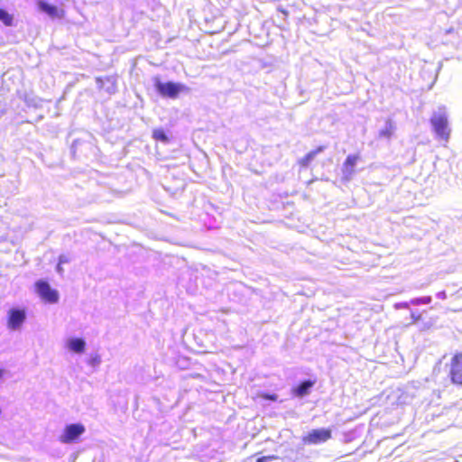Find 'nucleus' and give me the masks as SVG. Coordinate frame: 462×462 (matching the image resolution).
<instances>
[{
    "label": "nucleus",
    "mask_w": 462,
    "mask_h": 462,
    "mask_svg": "<svg viewBox=\"0 0 462 462\" xmlns=\"http://www.w3.org/2000/svg\"><path fill=\"white\" fill-rule=\"evenodd\" d=\"M394 129L395 128L393 123L391 121H388L387 125L383 129H381L379 131L378 135L380 138L390 139L393 135Z\"/></svg>",
    "instance_id": "13"
},
{
    "label": "nucleus",
    "mask_w": 462,
    "mask_h": 462,
    "mask_svg": "<svg viewBox=\"0 0 462 462\" xmlns=\"http://www.w3.org/2000/svg\"><path fill=\"white\" fill-rule=\"evenodd\" d=\"M448 377L453 384L462 386V351L452 356L449 363Z\"/></svg>",
    "instance_id": "3"
},
{
    "label": "nucleus",
    "mask_w": 462,
    "mask_h": 462,
    "mask_svg": "<svg viewBox=\"0 0 462 462\" xmlns=\"http://www.w3.org/2000/svg\"><path fill=\"white\" fill-rule=\"evenodd\" d=\"M278 457L276 456L271 455V456H263L259 458H257L256 462H268L277 459Z\"/></svg>",
    "instance_id": "18"
},
{
    "label": "nucleus",
    "mask_w": 462,
    "mask_h": 462,
    "mask_svg": "<svg viewBox=\"0 0 462 462\" xmlns=\"http://www.w3.org/2000/svg\"><path fill=\"white\" fill-rule=\"evenodd\" d=\"M5 374V369L0 368V380L4 377Z\"/></svg>",
    "instance_id": "22"
},
{
    "label": "nucleus",
    "mask_w": 462,
    "mask_h": 462,
    "mask_svg": "<svg viewBox=\"0 0 462 462\" xmlns=\"http://www.w3.org/2000/svg\"><path fill=\"white\" fill-rule=\"evenodd\" d=\"M85 432V427L81 423H73L65 426L59 440L64 444H69L79 439L80 435Z\"/></svg>",
    "instance_id": "5"
},
{
    "label": "nucleus",
    "mask_w": 462,
    "mask_h": 462,
    "mask_svg": "<svg viewBox=\"0 0 462 462\" xmlns=\"http://www.w3.org/2000/svg\"><path fill=\"white\" fill-rule=\"evenodd\" d=\"M315 384V381H303L298 386L292 389V393L297 397H303L310 393V390Z\"/></svg>",
    "instance_id": "10"
},
{
    "label": "nucleus",
    "mask_w": 462,
    "mask_h": 462,
    "mask_svg": "<svg viewBox=\"0 0 462 462\" xmlns=\"http://www.w3.org/2000/svg\"><path fill=\"white\" fill-rule=\"evenodd\" d=\"M0 21L5 26H12L14 24V16L9 14L6 10L0 8Z\"/></svg>",
    "instance_id": "14"
},
{
    "label": "nucleus",
    "mask_w": 462,
    "mask_h": 462,
    "mask_svg": "<svg viewBox=\"0 0 462 462\" xmlns=\"http://www.w3.org/2000/svg\"><path fill=\"white\" fill-rule=\"evenodd\" d=\"M360 157L357 154H349L346 156L342 165V173L345 180H349L352 178L356 171L355 167Z\"/></svg>",
    "instance_id": "8"
},
{
    "label": "nucleus",
    "mask_w": 462,
    "mask_h": 462,
    "mask_svg": "<svg viewBox=\"0 0 462 462\" xmlns=\"http://www.w3.org/2000/svg\"><path fill=\"white\" fill-rule=\"evenodd\" d=\"M56 270H57V272H58L59 273H63V268H62V266H61V264H60V263H58L57 267H56Z\"/></svg>",
    "instance_id": "21"
},
{
    "label": "nucleus",
    "mask_w": 462,
    "mask_h": 462,
    "mask_svg": "<svg viewBox=\"0 0 462 462\" xmlns=\"http://www.w3.org/2000/svg\"><path fill=\"white\" fill-rule=\"evenodd\" d=\"M261 396L264 400H269V401H273V402H275L278 399L277 395L274 393H273V394L263 393Z\"/></svg>",
    "instance_id": "19"
},
{
    "label": "nucleus",
    "mask_w": 462,
    "mask_h": 462,
    "mask_svg": "<svg viewBox=\"0 0 462 462\" xmlns=\"http://www.w3.org/2000/svg\"><path fill=\"white\" fill-rule=\"evenodd\" d=\"M38 6L42 12L46 13L51 18H61L64 16V11L62 9H59L55 5H50L44 1H40L38 3Z\"/></svg>",
    "instance_id": "9"
},
{
    "label": "nucleus",
    "mask_w": 462,
    "mask_h": 462,
    "mask_svg": "<svg viewBox=\"0 0 462 462\" xmlns=\"http://www.w3.org/2000/svg\"><path fill=\"white\" fill-rule=\"evenodd\" d=\"M332 439V430L328 428L313 429L304 435L301 441L305 445H319Z\"/></svg>",
    "instance_id": "1"
},
{
    "label": "nucleus",
    "mask_w": 462,
    "mask_h": 462,
    "mask_svg": "<svg viewBox=\"0 0 462 462\" xmlns=\"http://www.w3.org/2000/svg\"><path fill=\"white\" fill-rule=\"evenodd\" d=\"M278 10L282 13L284 15H287L288 14V11L283 9V8H278Z\"/></svg>",
    "instance_id": "23"
},
{
    "label": "nucleus",
    "mask_w": 462,
    "mask_h": 462,
    "mask_svg": "<svg viewBox=\"0 0 462 462\" xmlns=\"http://www.w3.org/2000/svg\"><path fill=\"white\" fill-rule=\"evenodd\" d=\"M152 138L156 141H161L162 143H167L169 141L168 136L162 129H154L152 131Z\"/></svg>",
    "instance_id": "15"
},
{
    "label": "nucleus",
    "mask_w": 462,
    "mask_h": 462,
    "mask_svg": "<svg viewBox=\"0 0 462 462\" xmlns=\"http://www.w3.org/2000/svg\"><path fill=\"white\" fill-rule=\"evenodd\" d=\"M26 319V312L23 309H11L8 311L7 325L11 329L19 328Z\"/></svg>",
    "instance_id": "7"
},
{
    "label": "nucleus",
    "mask_w": 462,
    "mask_h": 462,
    "mask_svg": "<svg viewBox=\"0 0 462 462\" xmlns=\"http://www.w3.org/2000/svg\"><path fill=\"white\" fill-rule=\"evenodd\" d=\"M323 151V147L319 146L316 150L308 152L305 156L299 160L298 163L300 167H307L314 157Z\"/></svg>",
    "instance_id": "12"
},
{
    "label": "nucleus",
    "mask_w": 462,
    "mask_h": 462,
    "mask_svg": "<svg viewBox=\"0 0 462 462\" xmlns=\"http://www.w3.org/2000/svg\"><path fill=\"white\" fill-rule=\"evenodd\" d=\"M69 261V258H68L67 256L60 255V256L59 257V262H58V263H60V264L62 265L63 263H68Z\"/></svg>",
    "instance_id": "20"
},
{
    "label": "nucleus",
    "mask_w": 462,
    "mask_h": 462,
    "mask_svg": "<svg viewBox=\"0 0 462 462\" xmlns=\"http://www.w3.org/2000/svg\"><path fill=\"white\" fill-rule=\"evenodd\" d=\"M431 301L430 297L419 298L411 300L412 304H429Z\"/></svg>",
    "instance_id": "17"
},
{
    "label": "nucleus",
    "mask_w": 462,
    "mask_h": 462,
    "mask_svg": "<svg viewBox=\"0 0 462 462\" xmlns=\"http://www.w3.org/2000/svg\"><path fill=\"white\" fill-rule=\"evenodd\" d=\"M68 348L74 353H83L85 351V341L82 338H70L67 342Z\"/></svg>",
    "instance_id": "11"
},
{
    "label": "nucleus",
    "mask_w": 462,
    "mask_h": 462,
    "mask_svg": "<svg viewBox=\"0 0 462 462\" xmlns=\"http://www.w3.org/2000/svg\"><path fill=\"white\" fill-rule=\"evenodd\" d=\"M36 292L41 299L48 303H56L59 300V293L52 289L44 280H39L34 284Z\"/></svg>",
    "instance_id": "4"
},
{
    "label": "nucleus",
    "mask_w": 462,
    "mask_h": 462,
    "mask_svg": "<svg viewBox=\"0 0 462 462\" xmlns=\"http://www.w3.org/2000/svg\"><path fill=\"white\" fill-rule=\"evenodd\" d=\"M411 320L413 323H417V322L422 320V313L418 310H411Z\"/></svg>",
    "instance_id": "16"
},
{
    "label": "nucleus",
    "mask_w": 462,
    "mask_h": 462,
    "mask_svg": "<svg viewBox=\"0 0 462 462\" xmlns=\"http://www.w3.org/2000/svg\"><path fill=\"white\" fill-rule=\"evenodd\" d=\"M430 123L436 134L440 139L447 142L449 139L450 135V130L448 128L447 116L444 115L433 116L430 118Z\"/></svg>",
    "instance_id": "6"
},
{
    "label": "nucleus",
    "mask_w": 462,
    "mask_h": 462,
    "mask_svg": "<svg viewBox=\"0 0 462 462\" xmlns=\"http://www.w3.org/2000/svg\"><path fill=\"white\" fill-rule=\"evenodd\" d=\"M155 88L162 97L172 99L177 98L181 92L187 90L184 85L172 81H158L155 83Z\"/></svg>",
    "instance_id": "2"
}]
</instances>
